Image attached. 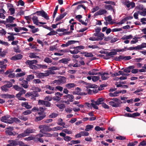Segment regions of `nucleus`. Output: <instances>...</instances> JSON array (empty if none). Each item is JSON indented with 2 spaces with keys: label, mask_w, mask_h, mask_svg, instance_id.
<instances>
[{
  "label": "nucleus",
  "mask_w": 146,
  "mask_h": 146,
  "mask_svg": "<svg viewBox=\"0 0 146 146\" xmlns=\"http://www.w3.org/2000/svg\"><path fill=\"white\" fill-rule=\"evenodd\" d=\"M36 130L31 128H28L25 130L24 132L19 134L17 137L19 138L29 135L30 134L34 133Z\"/></svg>",
  "instance_id": "f257e3e1"
},
{
  "label": "nucleus",
  "mask_w": 146,
  "mask_h": 146,
  "mask_svg": "<svg viewBox=\"0 0 146 146\" xmlns=\"http://www.w3.org/2000/svg\"><path fill=\"white\" fill-rule=\"evenodd\" d=\"M58 69L59 68L56 66H53L49 67L48 68V70L45 71L46 76H48L50 75L55 74V72L54 71V70Z\"/></svg>",
  "instance_id": "f03ea898"
},
{
  "label": "nucleus",
  "mask_w": 146,
  "mask_h": 146,
  "mask_svg": "<svg viewBox=\"0 0 146 146\" xmlns=\"http://www.w3.org/2000/svg\"><path fill=\"white\" fill-rule=\"evenodd\" d=\"M39 128L40 129V132L43 133H44L45 132H50L52 131V129L49 126L45 125H40Z\"/></svg>",
  "instance_id": "7ed1b4c3"
},
{
  "label": "nucleus",
  "mask_w": 146,
  "mask_h": 146,
  "mask_svg": "<svg viewBox=\"0 0 146 146\" xmlns=\"http://www.w3.org/2000/svg\"><path fill=\"white\" fill-rule=\"evenodd\" d=\"M110 100L113 101H111L109 102V104L114 107H119V104L121 102V101H119L118 99L117 98H111Z\"/></svg>",
  "instance_id": "20e7f679"
},
{
  "label": "nucleus",
  "mask_w": 146,
  "mask_h": 146,
  "mask_svg": "<svg viewBox=\"0 0 146 146\" xmlns=\"http://www.w3.org/2000/svg\"><path fill=\"white\" fill-rule=\"evenodd\" d=\"M5 133L7 135H15L16 134V132L13 131L14 130V127L13 126H9L5 129Z\"/></svg>",
  "instance_id": "39448f33"
},
{
  "label": "nucleus",
  "mask_w": 146,
  "mask_h": 146,
  "mask_svg": "<svg viewBox=\"0 0 146 146\" xmlns=\"http://www.w3.org/2000/svg\"><path fill=\"white\" fill-rule=\"evenodd\" d=\"M26 96L29 97L31 99L35 100V98L38 96V94L37 92L35 91L32 92L27 93L25 95Z\"/></svg>",
  "instance_id": "423d86ee"
},
{
  "label": "nucleus",
  "mask_w": 146,
  "mask_h": 146,
  "mask_svg": "<svg viewBox=\"0 0 146 146\" xmlns=\"http://www.w3.org/2000/svg\"><path fill=\"white\" fill-rule=\"evenodd\" d=\"M66 82V78L64 76H61L59 79L55 80L53 81L54 84H56L57 85H59L61 84H63Z\"/></svg>",
  "instance_id": "0eeeda50"
},
{
  "label": "nucleus",
  "mask_w": 146,
  "mask_h": 146,
  "mask_svg": "<svg viewBox=\"0 0 146 146\" xmlns=\"http://www.w3.org/2000/svg\"><path fill=\"white\" fill-rule=\"evenodd\" d=\"M44 88L49 90H47L45 91L46 93L48 94H51L54 93V90H55V88L54 87L47 85H46Z\"/></svg>",
  "instance_id": "6e6552de"
},
{
  "label": "nucleus",
  "mask_w": 146,
  "mask_h": 146,
  "mask_svg": "<svg viewBox=\"0 0 146 146\" xmlns=\"http://www.w3.org/2000/svg\"><path fill=\"white\" fill-rule=\"evenodd\" d=\"M11 117H10V116L9 115H7L6 116L2 117L1 118V121L3 122L11 124L12 123L11 121Z\"/></svg>",
  "instance_id": "1a4fd4ad"
},
{
  "label": "nucleus",
  "mask_w": 146,
  "mask_h": 146,
  "mask_svg": "<svg viewBox=\"0 0 146 146\" xmlns=\"http://www.w3.org/2000/svg\"><path fill=\"white\" fill-rule=\"evenodd\" d=\"M37 15L39 16H41L46 20H49V17L47 14L43 11H39L36 12Z\"/></svg>",
  "instance_id": "9d476101"
},
{
  "label": "nucleus",
  "mask_w": 146,
  "mask_h": 146,
  "mask_svg": "<svg viewBox=\"0 0 146 146\" xmlns=\"http://www.w3.org/2000/svg\"><path fill=\"white\" fill-rule=\"evenodd\" d=\"M62 95V94L58 92L55 93V96L53 97L52 99L54 101H59L61 99V97Z\"/></svg>",
  "instance_id": "9b49d317"
},
{
  "label": "nucleus",
  "mask_w": 146,
  "mask_h": 146,
  "mask_svg": "<svg viewBox=\"0 0 146 146\" xmlns=\"http://www.w3.org/2000/svg\"><path fill=\"white\" fill-rule=\"evenodd\" d=\"M32 20L33 21V23L34 24H35L36 25H38V23H39L40 24H44L46 23L45 22H38V18L36 16H33L32 18Z\"/></svg>",
  "instance_id": "f8f14e48"
},
{
  "label": "nucleus",
  "mask_w": 146,
  "mask_h": 146,
  "mask_svg": "<svg viewBox=\"0 0 146 146\" xmlns=\"http://www.w3.org/2000/svg\"><path fill=\"white\" fill-rule=\"evenodd\" d=\"M107 12V11L105 9H101L94 13V16L96 17L98 15H104Z\"/></svg>",
  "instance_id": "ddd939ff"
},
{
  "label": "nucleus",
  "mask_w": 146,
  "mask_h": 146,
  "mask_svg": "<svg viewBox=\"0 0 146 146\" xmlns=\"http://www.w3.org/2000/svg\"><path fill=\"white\" fill-rule=\"evenodd\" d=\"M93 35L97 37L96 38L97 39V41L102 40L104 38V34L102 33H100L99 34L94 33Z\"/></svg>",
  "instance_id": "4468645a"
},
{
  "label": "nucleus",
  "mask_w": 146,
  "mask_h": 146,
  "mask_svg": "<svg viewBox=\"0 0 146 146\" xmlns=\"http://www.w3.org/2000/svg\"><path fill=\"white\" fill-rule=\"evenodd\" d=\"M38 104L39 105H44L46 107H49L50 106L51 104L47 101L39 100L38 101Z\"/></svg>",
  "instance_id": "2eb2a0df"
},
{
  "label": "nucleus",
  "mask_w": 146,
  "mask_h": 146,
  "mask_svg": "<svg viewBox=\"0 0 146 146\" xmlns=\"http://www.w3.org/2000/svg\"><path fill=\"white\" fill-rule=\"evenodd\" d=\"M98 69H94L92 70L89 71L88 72V74L90 75H92L101 74V72H98Z\"/></svg>",
  "instance_id": "dca6fc26"
},
{
  "label": "nucleus",
  "mask_w": 146,
  "mask_h": 146,
  "mask_svg": "<svg viewBox=\"0 0 146 146\" xmlns=\"http://www.w3.org/2000/svg\"><path fill=\"white\" fill-rule=\"evenodd\" d=\"M8 142L9 143L6 146H16L17 145V142L14 140H9Z\"/></svg>",
  "instance_id": "f3484780"
},
{
  "label": "nucleus",
  "mask_w": 146,
  "mask_h": 146,
  "mask_svg": "<svg viewBox=\"0 0 146 146\" xmlns=\"http://www.w3.org/2000/svg\"><path fill=\"white\" fill-rule=\"evenodd\" d=\"M57 124L58 125L63 126V127L64 128H67L68 127V126L65 125V123L63 122V120L61 118H59Z\"/></svg>",
  "instance_id": "a211bd4d"
},
{
  "label": "nucleus",
  "mask_w": 146,
  "mask_h": 146,
  "mask_svg": "<svg viewBox=\"0 0 146 146\" xmlns=\"http://www.w3.org/2000/svg\"><path fill=\"white\" fill-rule=\"evenodd\" d=\"M22 57V55L19 54L12 57L11 59L13 60H16L21 59Z\"/></svg>",
  "instance_id": "6ab92c4d"
},
{
  "label": "nucleus",
  "mask_w": 146,
  "mask_h": 146,
  "mask_svg": "<svg viewBox=\"0 0 146 146\" xmlns=\"http://www.w3.org/2000/svg\"><path fill=\"white\" fill-rule=\"evenodd\" d=\"M100 74L101 75V78L103 80H105L109 78L108 73L104 72Z\"/></svg>",
  "instance_id": "aec40b11"
},
{
  "label": "nucleus",
  "mask_w": 146,
  "mask_h": 146,
  "mask_svg": "<svg viewBox=\"0 0 146 146\" xmlns=\"http://www.w3.org/2000/svg\"><path fill=\"white\" fill-rule=\"evenodd\" d=\"M76 86V84L74 83H69L66 84L65 85V87L69 89L73 88Z\"/></svg>",
  "instance_id": "412c9836"
},
{
  "label": "nucleus",
  "mask_w": 146,
  "mask_h": 146,
  "mask_svg": "<svg viewBox=\"0 0 146 146\" xmlns=\"http://www.w3.org/2000/svg\"><path fill=\"white\" fill-rule=\"evenodd\" d=\"M45 109L44 107H40L39 109H38V114L40 115H45L44 112Z\"/></svg>",
  "instance_id": "4be33fe9"
},
{
  "label": "nucleus",
  "mask_w": 146,
  "mask_h": 146,
  "mask_svg": "<svg viewBox=\"0 0 146 146\" xmlns=\"http://www.w3.org/2000/svg\"><path fill=\"white\" fill-rule=\"evenodd\" d=\"M19 93L16 94V97L18 98H20L21 96L23 94H25L26 92L25 90L23 89L19 91Z\"/></svg>",
  "instance_id": "5701e85b"
},
{
  "label": "nucleus",
  "mask_w": 146,
  "mask_h": 146,
  "mask_svg": "<svg viewBox=\"0 0 146 146\" xmlns=\"http://www.w3.org/2000/svg\"><path fill=\"white\" fill-rule=\"evenodd\" d=\"M104 19L106 21H107L109 22V23L110 24H112L113 23L111 21L112 19L111 17V15H109L107 17H104Z\"/></svg>",
  "instance_id": "b1692460"
},
{
  "label": "nucleus",
  "mask_w": 146,
  "mask_h": 146,
  "mask_svg": "<svg viewBox=\"0 0 146 146\" xmlns=\"http://www.w3.org/2000/svg\"><path fill=\"white\" fill-rule=\"evenodd\" d=\"M28 82L26 80H23L21 83V85L25 88H27L28 87Z\"/></svg>",
  "instance_id": "393cba45"
},
{
  "label": "nucleus",
  "mask_w": 146,
  "mask_h": 146,
  "mask_svg": "<svg viewBox=\"0 0 146 146\" xmlns=\"http://www.w3.org/2000/svg\"><path fill=\"white\" fill-rule=\"evenodd\" d=\"M134 67L133 66H129L124 69V72L126 73H129L131 72V70L133 69Z\"/></svg>",
  "instance_id": "a878e982"
},
{
  "label": "nucleus",
  "mask_w": 146,
  "mask_h": 146,
  "mask_svg": "<svg viewBox=\"0 0 146 146\" xmlns=\"http://www.w3.org/2000/svg\"><path fill=\"white\" fill-rule=\"evenodd\" d=\"M38 63V61L36 60H27L26 63L28 64H36Z\"/></svg>",
  "instance_id": "bb28decb"
},
{
  "label": "nucleus",
  "mask_w": 146,
  "mask_h": 146,
  "mask_svg": "<svg viewBox=\"0 0 146 146\" xmlns=\"http://www.w3.org/2000/svg\"><path fill=\"white\" fill-rule=\"evenodd\" d=\"M11 124L13 123L14 122L17 123H20L21 122L20 120L17 118L16 117H11Z\"/></svg>",
  "instance_id": "cd10ccee"
},
{
  "label": "nucleus",
  "mask_w": 146,
  "mask_h": 146,
  "mask_svg": "<svg viewBox=\"0 0 146 146\" xmlns=\"http://www.w3.org/2000/svg\"><path fill=\"white\" fill-rule=\"evenodd\" d=\"M132 38L133 36L131 35H125L122 37L121 39L123 40H128V39Z\"/></svg>",
  "instance_id": "c85d7f7f"
},
{
  "label": "nucleus",
  "mask_w": 146,
  "mask_h": 146,
  "mask_svg": "<svg viewBox=\"0 0 146 146\" xmlns=\"http://www.w3.org/2000/svg\"><path fill=\"white\" fill-rule=\"evenodd\" d=\"M70 60V59L69 58H64L59 60V62H60L64 64H67L68 62Z\"/></svg>",
  "instance_id": "c756f323"
},
{
  "label": "nucleus",
  "mask_w": 146,
  "mask_h": 146,
  "mask_svg": "<svg viewBox=\"0 0 146 146\" xmlns=\"http://www.w3.org/2000/svg\"><path fill=\"white\" fill-rule=\"evenodd\" d=\"M112 51L111 52L108 53L106 54L107 56H111L112 57V56L116 55L117 54V53L116 51Z\"/></svg>",
  "instance_id": "7c9ffc66"
},
{
  "label": "nucleus",
  "mask_w": 146,
  "mask_h": 146,
  "mask_svg": "<svg viewBox=\"0 0 146 146\" xmlns=\"http://www.w3.org/2000/svg\"><path fill=\"white\" fill-rule=\"evenodd\" d=\"M119 94V91H116L113 93H110L109 94V95L110 97H115L118 96Z\"/></svg>",
  "instance_id": "2f4dec72"
},
{
  "label": "nucleus",
  "mask_w": 146,
  "mask_h": 146,
  "mask_svg": "<svg viewBox=\"0 0 146 146\" xmlns=\"http://www.w3.org/2000/svg\"><path fill=\"white\" fill-rule=\"evenodd\" d=\"M91 102L92 103L91 104H92V107L96 109H98V107L95 104L96 101L94 100H91Z\"/></svg>",
  "instance_id": "473e14b6"
},
{
  "label": "nucleus",
  "mask_w": 146,
  "mask_h": 146,
  "mask_svg": "<svg viewBox=\"0 0 146 146\" xmlns=\"http://www.w3.org/2000/svg\"><path fill=\"white\" fill-rule=\"evenodd\" d=\"M34 78V75L33 74H31L27 76L26 79L28 81H30L31 80L33 79Z\"/></svg>",
  "instance_id": "72a5a7b5"
},
{
  "label": "nucleus",
  "mask_w": 146,
  "mask_h": 146,
  "mask_svg": "<svg viewBox=\"0 0 146 146\" xmlns=\"http://www.w3.org/2000/svg\"><path fill=\"white\" fill-rule=\"evenodd\" d=\"M39 117H36L35 119V121H38L43 119L45 116V115H42Z\"/></svg>",
  "instance_id": "f704fd0d"
},
{
  "label": "nucleus",
  "mask_w": 146,
  "mask_h": 146,
  "mask_svg": "<svg viewBox=\"0 0 146 146\" xmlns=\"http://www.w3.org/2000/svg\"><path fill=\"white\" fill-rule=\"evenodd\" d=\"M125 49H126V50H139L138 45L137 46L134 47H130L128 48H127L126 47H125Z\"/></svg>",
  "instance_id": "c9c22d12"
},
{
  "label": "nucleus",
  "mask_w": 146,
  "mask_h": 146,
  "mask_svg": "<svg viewBox=\"0 0 146 146\" xmlns=\"http://www.w3.org/2000/svg\"><path fill=\"white\" fill-rule=\"evenodd\" d=\"M63 128H64L63 127V126L62 127L57 126H56V127H55L52 128V131H56L58 130H61Z\"/></svg>",
  "instance_id": "e433bc0d"
},
{
  "label": "nucleus",
  "mask_w": 146,
  "mask_h": 146,
  "mask_svg": "<svg viewBox=\"0 0 146 146\" xmlns=\"http://www.w3.org/2000/svg\"><path fill=\"white\" fill-rule=\"evenodd\" d=\"M138 50H141V49L146 48V43H143L141 44L138 45Z\"/></svg>",
  "instance_id": "4c0bfd02"
},
{
  "label": "nucleus",
  "mask_w": 146,
  "mask_h": 146,
  "mask_svg": "<svg viewBox=\"0 0 146 146\" xmlns=\"http://www.w3.org/2000/svg\"><path fill=\"white\" fill-rule=\"evenodd\" d=\"M124 56L123 55H120L119 56H116L115 57V60L116 61H119L121 60H124Z\"/></svg>",
  "instance_id": "58836bf2"
},
{
  "label": "nucleus",
  "mask_w": 146,
  "mask_h": 146,
  "mask_svg": "<svg viewBox=\"0 0 146 146\" xmlns=\"http://www.w3.org/2000/svg\"><path fill=\"white\" fill-rule=\"evenodd\" d=\"M93 126L92 125H88L86 126L85 131H89L92 129L93 128Z\"/></svg>",
  "instance_id": "ea45409f"
},
{
  "label": "nucleus",
  "mask_w": 146,
  "mask_h": 146,
  "mask_svg": "<svg viewBox=\"0 0 146 146\" xmlns=\"http://www.w3.org/2000/svg\"><path fill=\"white\" fill-rule=\"evenodd\" d=\"M44 61L47 63H51L52 62V60L49 57H46L44 60Z\"/></svg>",
  "instance_id": "a19ab883"
},
{
  "label": "nucleus",
  "mask_w": 146,
  "mask_h": 146,
  "mask_svg": "<svg viewBox=\"0 0 146 146\" xmlns=\"http://www.w3.org/2000/svg\"><path fill=\"white\" fill-rule=\"evenodd\" d=\"M29 57L31 58H39V57L36 55V54L34 53H31L29 55Z\"/></svg>",
  "instance_id": "79ce46f5"
},
{
  "label": "nucleus",
  "mask_w": 146,
  "mask_h": 146,
  "mask_svg": "<svg viewBox=\"0 0 146 146\" xmlns=\"http://www.w3.org/2000/svg\"><path fill=\"white\" fill-rule=\"evenodd\" d=\"M38 66V68H42V69H46L47 67V66L45 65L41 64H37Z\"/></svg>",
  "instance_id": "37998d69"
},
{
  "label": "nucleus",
  "mask_w": 146,
  "mask_h": 146,
  "mask_svg": "<svg viewBox=\"0 0 146 146\" xmlns=\"http://www.w3.org/2000/svg\"><path fill=\"white\" fill-rule=\"evenodd\" d=\"M86 87L87 88H96L98 87V86L95 84H89Z\"/></svg>",
  "instance_id": "c03bdc74"
},
{
  "label": "nucleus",
  "mask_w": 146,
  "mask_h": 146,
  "mask_svg": "<svg viewBox=\"0 0 146 146\" xmlns=\"http://www.w3.org/2000/svg\"><path fill=\"white\" fill-rule=\"evenodd\" d=\"M79 42L78 41H76L74 40H69L68 42H67V43L68 45V46L72 44H75L76 42Z\"/></svg>",
  "instance_id": "a18cd8bd"
},
{
  "label": "nucleus",
  "mask_w": 146,
  "mask_h": 146,
  "mask_svg": "<svg viewBox=\"0 0 146 146\" xmlns=\"http://www.w3.org/2000/svg\"><path fill=\"white\" fill-rule=\"evenodd\" d=\"M45 73H37V77L39 78H41L44 76H46Z\"/></svg>",
  "instance_id": "49530a36"
},
{
  "label": "nucleus",
  "mask_w": 146,
  "mask_h": 146,
  "mask_svg": "<svg viewBox=\"0 0 146 146\" xmlns=\"http://www.w3.org/2000/svg\"><path fill=\"white\" fill-rule=\"evenodd\" d=\"M18 117L19 119L24 121H26L28 119V118L24 116L23 115H19Z\"/></svg>",
  "instance_id": "de8ad7c7"
},
{
  "label": "nucleus",
  "mask_w": 146,
  "mask_h": 146,
  "mask_svg": "<svg viewBox=\"0 0 146 146\" xmlns=\"http://www.w3.org/2000/svg\"><path fill=\"white\" fill-rule=\"evenodd\" d=\"M66 96L67 98L69 99L70 102H72L73 101V100L74 98V97L72 95L68 94Z\"/></svg>",
  "instance_id": "09e8293b"
},
{
  "label": "nucleus",
  "mask_w": 146,
  "mask_h": 146,
  "mask_svg": "<svg viewBox=\"0 0 146 146\" xmlns=\"http://www.w3.org/2000/svg\"><path fill=\"white\" fill-rule=\"evenodd\" d=\"M58 115V113H53L49 115V117H50V118H54L56 117Z\"/></svg>",
  "instance_id": "8fccbe9b"
},
{
  "label": "nucleus",
  "mask_w": 146,
  "mask_h": 146,
  "mask_svg": "<svg viewBox=\"0 0 146 146\" xmlns=\"http://www.w3.org/2000/svg\"><path fill=\"white\" fill-rule=\"evenodd\" d=\"M100 78L98 76H94L92 77V80L94 82L97 81Z\"/></svg>",
  "instance_id": "3c124183"
},
{
  "label": "nucleus",
  "mask_w": 146,
  "mask_h": 146,
  "mask_svg": "<svg viewBox=\"0 0 146 146\" xmlns=\"http://www.w3.org/2000/svg\"><path fill=\"white\" fill-rule=\"evenodd\" d=\"M122 72V71L121 70L119 71L118 72H116L113 74H111V76L112 77H114L117 76H118L121 75V73Z\"/></svg>",
  "instance_id": "603ef678"
},
{
  "label": "nucleus",
  "mask_w": 146,
  "mask_h": 146,
  "mask_svg": "<svg viewBox=\"0 0 146 146\" xmlns=\"http://www.w3.org/2000/svg\"><path fill=\"white\" fill-rule=\"evenodd\" d=\"M128 19L127 18H125L121 20L120 22L117 23L119 25H121L124 23Z\"/></svg>",
  "instance_id": "864d4df0"
},
{
  "label": "nucleus",
  "mask_w": 146,
  "mask_h": 146,
  "mask_svg": "<svg viewBox=\"0 0 146 146\" xmlns=\"http://www.w3.org/2000/svg\"><path fill=\"white\" fill-rule=\"evenodd\" d=\"M95 130L97 131H100V130L101 131H104L105 130L104 128L103 127H100L99 126H97L95 127Z\"/></svg>",
  "instance_id": "5fc2aeb1"
},
{
  "label": "nucleus",
  "mask_w": 146,
  "mask_h": 146,
  "mask_svg": "<svg viewBox=\"0 0 146 146\" xmlns=\"http://www.w3.org/2000/svg\"><path fill=\"white\" fill-rule=\"evenodd\" d=\"M84 56H85L88 57H91L93 56V55L91 52H85Z\"/></svg>",
  "instance_id": "6e6d98bb"
},
{
  "label": "nucleus",
  "mask_w": 146,
  "mask_h": 146,
  "mask_svg": "<svg viewBox=\"0 0 146 146\" xmlns=\"http://www.w3.org/2000/svg\"><path fill=\"white\" fill-rule=\"evenodd\" d=\"M15 19V18L11 16H9L8 19H7V21L8 22L10 23H12L13 21Z\"/></svg>",
  "instance_id": "4d7b16f0"
},
{
  "label": "nucleus",
  "mask_w": 146,
  "mask_h": 146,
  "mask_svg": "<svg viewBox=\"0 0 146 146\" xmlns=\"http://www.w3.org/2000/svg\"><path fill=\"white\" fill-rule=\"evenodd\" d=\"M70 52L71 54H74L78 53L79 52V51L75 47L73 50H70Z\"/></svg>",
  "instance_id": "13d9d810"
},
{
  "label": "nucleus",
  "mask_w": 146,
  "mask_h": 146,
  "mask_svg": "<svg viewBox=\"0 0 146 146\" xmlns=\"http://www.w3.org/2000/svg\"><path fill=\"white\" fill-rule=\"evenodd\" d=\"M6 33V31L3 29H0V35L3 36L5 35Z\"/></svg>",
  "instance_id": "bf43d9fd"
},
{
  "label": "nucleus",
  "mask_w": 146,
  "mask_h": 146,
  "mask_svg": "<svg viewBox=\"0 0 146 146\" xmlns=\"http://www.w3.org/2000/svg\"><path fill=\"white\" fill-rule=\"evenodd\" d=\"M73 94H77L78 95H86L84 93L82 94L79 91H74L73 92Z\"/></svg>",
  "instance_id": "052dcab7"
},
{
  "label": "nucleus",
  "mask_w": 146,
  "mask_h": 146,
  "mask_svg": "<svg viewBox=\"0 0 146 146\" xmlns=\"http://www.w3.org/2000/svg\"><path fill=\"white\" fill-rule=\"evenodd\" d=\"M13 88L15 90L18 91L21 90H22L23 89L21 87H19L17 85L14 86H13Z\"/></svg>",
  "instance_id": "680f3d73"
},
{
  "label": "nucleus",
  "mask_w": 146,
  "mask_h": 146,
  "mask_svg": "<svg viewBox=\"0 0 146 146\" xmlns=\"http://www.w3.org/2000/svg\"><path fill=\"white\" fill-rule=\"evenodd\" d=\"M63 90V88L62 87L60 86H56L55 88V90H57L60 92L62 91Z\"/></svg>",
  "instance_id": "e2e57ef3"
},
{
  "label": "nucleus",
  "mask_w": 146,
  "mask_h": 146,
  "mask_svg": "<svg viewBox=\"0 0 146 146\" xmlns=\"http://www.w3.org/2000/svg\"><path fill=\"white\" fill-rule=\"evenodd\" d=\"M100 8L99 6H96L91 10V12L92 13H94L95 12L98 10Z\"/></svg>",
  "instance_id": "0e129e2a"
},
{
  "label": "nucleus",
  "mask_w": 146,
  "mask_h": 146,
  "mask_svg": "<svg viewBox=\"0 0 146 146\" xmlns=\"http://www.w3.org/2000/svg\"><path fill=\"white\" fill-rule=\"evenodd\" d=\"M30 68L33 70H36L38 69V67L33 64H28Z\"/></svg>",
  "instance_id": "69168bd1"
},
{
  "label": "nucleus",
  "mask_w": 146,
  "mask_h": 146,
  "mask_svg": "<svg viewBox=\"0 0 146 146\" xmlns=\"http://www.w3.org/2000/svg\"><path fill=\"white\" fill-rule=\"evenodd\" d=\"M35 139V137L32 136H29L27 137H26L25 138V140L26 141H29Z\"/></svg>",
  "instance_id": "338daca9"
},
{
  "label": "nucleus",
  "mask_w": 146,
  "mask_h": 146,
  "mask_svg": "<svg viewBox=\"0 0 146 146\" xmlns=\"http://www.w3.org/2000/svg\"><path fill=\"white\" fill-rule=\"evenodd\" d=\"M72 138L69 137V136H65L64 138V140H65V141H70L72 139Z\"/></svg>",
  "instance_id": "774afa93"
}]
</instances>
